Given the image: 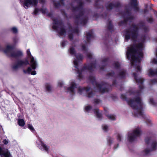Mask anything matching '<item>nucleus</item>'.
I'll return each mask as SVG.
<instances>
[{"label": "nucleus", "instance_id": "22", "mask_svg": "<svg viewBox=\"0 0 157 157\" xmlns=\"http://www.w3.org/2000/svg\"><path fill=\"white\" fill-rule=\"evenodd\" d=\"M93 37V34L92 31H89L87 33L86 39L88 42H89L90 40Z\"/></svg>", "mask_w": 157, "mask_h": 157}, {"label": "nucleus", "instance_id": "13", "mask_svg": "<svg viewBox=\"0 0 157 157\" xmlns=\"http://www.w3.org/2000/svg\"><path fill=\"white\" fill-rule=\"evenodd\" d=\"M69 84L70 86L65 87V90L67 92L72 94L75 93V89L76 88V85L74 80H71Z\"/></svg>", "mask_w": 157, "mask_h": 157}, {"label": "nucleus", "instance_id": "19", "mask_svg": "<svg viewBox=\"0 0 157 157\" xmlns=\"http://www.w3.org/2000/svg\"><path fill=\"white\" fill-rule=\"evenodd\" d=\"M0 157H12L9 151L7 149L2 151L0 147Z\"/></svg>", "mask_w": 157, "mask_h": 157}, {"label": "nucleus", "instance_id": "11", "mask_svg": "<svg viewBox=\"0 0 157 157\" xmlns=\"http://www.w3.org/2000/svg\"><path fill=\"white\" fill-rule=\"evenodd\" d=\"M23 6L26 9L33 6H36L38 3L37 0H20Z\"/></svg>", "mask_w": 157, "mask_h": 157}, {"label": "nucleus", "instance_id": "42", "mask_svg": "<svg viewBox=\"0 0 157 157\" xmlns=\"http://www.w3.org/2000/svg\"><path fill=\"white\" fill-rule=\"evenodd\" d=\"M122 137V136L120 134H118L117 136V139L121 141V139Z\"/></svg>", "mask_w": 157, "mask_h": 157}, {"label": "nucleus", "instance_id": "20", "mask_svg": "<svg viewBox=\"0 0 157 157\" xmlns=\"http://www.w3.org/2000/svg\"><path fill=\"white\" fill-rule=\"evenodd\" d=\"M85 42V44H83L82 45V49L83 50L85 51L87 57L90 59H91L92 58V55L90 52L87 51L86 47L87 43L86 42Z\"/></svg>", "mask_w": 157, "mask_h": 157}, {"label": "nucleus", "instance_id": "24", "mask_svg": "<svg viewBox=\"0 0 157 157\" xmlns=\"http://www.w3.org/2000/svg\"><path fill=\"white\" fill-rule=\"evenodd\" d=\"M118 6V5L114 4L113 3H111L108 5L106 6V9L107 10H108L113 8L114 7Z\"/></svg>", "mask_w": 157, "mask_h": 157}, {"label": "nucleus", "instance_id": "5", "mask_svg": "<svg viewBox=\"0 0 157 157\" xmlns=\"http://www.w3.org/2000/svg\"><path fill=\"white\" fill-rule=\"evenodd\" d=\"M88 79L92 84L95 85L96 86L94 89L97 91L103 93L108 91L107 88V84L104 82H101L100 83L97 82L95 81V77L92 74L90 75Z\"/></svg>", "mask_w": 157, "mask_h": 157}, {"label": "nucleus", "instance_id": "35", "mask_svg": "<svg viewBox=\"0 0 157 157\" xmlns=\"http://www.w3.org/2000/svg\"><path fill=\"white\" fill-rule=\"evenodd\" d=\"M92 109V107L90 105H87L85 107V111L87 112H89Z\"/></svg>", "mask_w": 157, "mask_h": 157}, {"label": "nucleus", "instance_id": "38", "mask_svg": "<svg viewBox=\"0 0 157 157\" xmlns=\"http://www.w3.org/2000/svg\"><path fill=\"white\" fill-rule=\"evenodd\" d=\"M63 85L64 82L62 81H59L58 82V86L59 87H61Z\"/></svg>", "mask_w": 157, "mask_h": 157}, {"label": "nucleus", "instance_id": "32", "mask_svg": "<svg viewBox=\"0 0 157 157\" xmlns=\"http://www.w3.org/2000/svg\"><path fill=\"white\" fill-rule=\"evenodd\" d=\"M32 71V69L31 67H29L27 70H24L23 72L25 73L30 74L31 71Z\"/></svg>", "mask_w": 157, "mask_h": 157}, {"label": "nucleus", "instance_id": "53", "mask_svg": "<svg viewBox=\"0 0 157 157\" xmlns=\"http://www.w3.org/2000/svg\"><path fill=\"white\" fill-rule=\"evenodd\" d=\"M99 68H100V69H103V68H102V67H99Z\"/></svg>", "mask_w": 157, "mask_h": 157}, {"label": "nucleus", "instance_id": "14", "mask_svg": "<svg viewBox=\"0 0 157 157\" xmlns=\"http://www.w3.org/2000/svg\"><path fill=\"white\" fill-rule=\"evenodd\" d=\"M138 2L137 0H130L129 7H126L127 10H129L133 9L134 11H137L139 10Z\"/></svg>", "mask_w": 157, "mask_h": 157}, {"label": "nucleus", "instance_id": "27", "mask_svg": "<svg viewBox=\"0 0 157 157\" xmlns=\"http://www.w3.org/2000/svg\"><path fill=\"white\" fill-rule=\"evenodd\" d=\"M45 87L46 90L50 92L52 90V87L50 85L49 83H46L45 85Z\"/></svg>", "mask_w": 157, "mask_h": 157}, {"label": "nucleus", "instance_id": "46", "mask_svg": "<svg viewBox=\"0 0 157 157\" xmlns=\"http://www.w3.org/2000/svg\"><path fill=\"white\" fill-rule=\"evenodd\" d=\"M13 40L15 43H16L18 40V39L16 37H15L13 38Z\"/></svg>", "mask_w": 157, "mask_h": 157}, {"label": "nucleus", "instance_id": "15", "mask_svg": "<svg viewBox=\"0 0 157 157\" xmlns=\"http://www.w3.org/2000/svg\"><path fill=\"white\" fill-rule=\"evenodd\" d=\"M36 144L37 147L39 148L42 150H44L46 151H48V147L47 145L44 144L40 139L38 138V139L37 140Z\"/></svg>", "mask_w": 157, "mask_h": 157}, {"label": "nucleus", "instance_id": "21", "mask_svg": "<svg viewBox=\"0 0 157 157\" xmlns=\"http://www.w3.org/2000/svg\"><path fill=\"white\" fill-rule=\"evenodd\" d=\"M41 12L43 13H45L47 12V10L46 8H43L40 10L39 9L37 8H35L34 11L33 12V14L35 15L37 14L39 12Z\"/></svg>", "mask_w": 157, "mask_h": 157}, {"label": "nucleus", "instance_id": "30", "mask_svg": "<svg viewBox=\"0 0 157 157\" xmlns=\"http://www.w3.org/2000/svg\"><path fill=\"white\" fill-rule=\"evenodd\" d=\"M18 124L19 126H23L25 124V121L23 119H19L18 120Z\"/></svg>", "mask_w": 157, "mask_h": 157}, {"label": "nucleus", "instance_id": "23", "mask_svg": "<svg viewBox=\"0 0 157 157\" xmlns=\"http://www.w3.org/2000/svg\"><path fill=\"white\" fill-rule=\"evenodd\" d=\"M94 111L97 117L99 119H101V114L98 108L94 110Z\"/></svg>", "mask_w": 157, "mask_h": 157}, {"label": "nucleus", "instance_id": "7", "mask_svg": "<svg viewBox=\"0 0 157 157\" xmlns=\"http://www.w3.org/2000/svg\"><path fill=\"white\" fill-rule=\"evenodd\" d=\"M13 46L7 45L4 51L6 54L15 58H18L22 56V52L19 50L13 51Z\"/></svg>", "mask_w": 157, "mask_h": 157}, {"label": "nucleus", "instance_id": "52", "mask_svg": "<svg viewBox=\"0 0 157 157\" xmlns=\"http://www.w3.org/2000/svg\"><path fill=\"white\" fill-rule=\"evenodd\" d=\"M118 144H117V146H114V149H117V148L118 147Z\"/></svg>", "mask_w": 157, "mask_h": 157}, {"label": "nucleus", "instance_id": "10", "mask_svg": "<svg viewBox=\"0 0 157 157\" xmlns=\"http://www.w3.org/2000/svg\"><path fill=\"white\" fill-rule=\"evenodd\" d=\"M78 93L82 94L84 93L87 94V97L90 98L94 96L95 94L93 92V90L90 87L81 88L79 87L78 88Z\"/></svg>", "mask_w": 157, "mask_h": 157}, {"label": "nucleus", "instance_id": "17", "mask_svg": "<svg viewBox=\"0 0 157 157\" xmlns=\"http://www.w3.org/2000/svg\"><path fill=\"white\" fill-rule=\"evenodd\" d=\"M78 31L79 30L78 28H76L73 29L72 27H70L68 33L69 39L70 40H72L73 39L72 34L73 33L78 34Z\"/></svg>", "mask_w": 157, "mask_h": 157}, {"label": "nucleus", "instance_id": "3", "mask_svg": "<svg viewBox=\"0 0 157 157\" xmlns=\"http://www.w3.org/2000/svg\"><path fill=\"white\" fill-rule=\"evenodd\" d=\"M133 94L134 97L129 100H126L127 102L133 109L135 116L137 117H144L143 104L140 98L139 97L140 91L134 92Z\"/></svg>", "mask_w": 157, "mask_h": 157}, {"label": "nucleus", "instance_id": "49", "mask_svg": "<svg viewBox=\"0 0 157 157\" xmlns=\"http://www.w3.org/2000/svg\"><path fill=\"white\" fill-rule=\"evenodd\" d=\"M114 74V73L113 72H112L111 73H109L108 74V75L109 76H113Z\"/></svg>", "mask_w": 157, "mask_h": 157}, {"label": "nucleus", "instance_id": "40", "mask_svg": "<svg viewBox=\"0 0 157 157\" xmlns=\"http://www.w3.org/2000/svg\"><path fill=\"white\" fill-rule=\"evenodd\" d=\"M11 30L14 33H16L17 32V28L15 27L12 28L11 29Z\"/></svg>", "mask_w": 157, "mask_h": 157}, {"label": "nucleus", "instance_id": "4", "mask_svg": "<svg viewBox=\"0 0 157 157\" xmlns=\"http://www.w3.org/2000/svg\"><path fill=\"white\" fill-rule=\"evenodd\" d=\"M145 142L146 146L140 153V155L142 156L149 155L151 152L157 149V142L151 137H147L145 139Z\"/></svg>", "mask_w": 157, "mask_h": 157}, {"label": "nucleus", "instance_id": "37", "mask_svg": "<svg viewBox=\"0 0 157 157\" xmlns=\"http://www.w3.org/2000/svg\"><path fill=\"white\" fill-rule=\"evenodd\" d=\"M98 0H96V2H95V6L96 8H98L99 7V8H100L101 9V10H102L103 9V7L102 6L99 5V6H98Z\"/></svg>", "mask_w": 157, "mask_h": 157}, {"label": "nucleus", "instance_id": "16", "mask_svg": "<svg viewBox=\"0 0 157 157\" xmlns=\"http://www.w3.org/2000/svg\"><path fill=\"white\" fill-rule=\"evenodd\" d=\"M151 62L152 63H157V51L156 52V58L153 59L152 60ZM148 75L149 76H151L157 75V70H154L152 69H149L148 70Z\"/></svg>", "mask_w": 157, "mask_h": 157}, {"label": "nucleus", "instance_id": "28", "mask_svg": "<svg viewBox=\"0 0 157 157\" xmlns=\"http://www.w3.org/2000/svg\"><path fill=\"white\" fill-rule=\"evenodd\" d=\"M107 141L108 144L110 145L113 142V139L109 136H108L107 138Z\"/></svg>", "mask_w": 157, "mask_h": 157}, {"label": "nucleus", "instance_id": "39", "mask_svg": "<svg viewBox=\"0 0 157 157\" xmlns=\"http://www.w3.org/2000/svg\"><path fill=\"white\" fill-rule=\"evenodd\" d=\"M147 20L148 22L151 23H152L153 21V19L151 17H148Z\"/></svg>", "mask_w": 157, "mask_h": 157}, {"label": "nucleus", "instance_id": "26", "mask_svg": "<svg viewBox=\"0 0 157 157\" xmlns=\"http://www.w3.org/2000/svg\"><path fill=\"white\" fill-rule=\"evenodd\" d=\"M65 0H60V2L59 3H56L54 1H53V4H54V5L55 7L56 8H58L61 5H63V2Z\"/></svg>", "mask_w": 157, "mask_h": 157}, {"label": "nucleus", "instance_id": "25", "mask_svg": "<svg viewBox=\"0 0 157 157\" xmlns=\"http://www.w3.org/2000/svg\"><path fill=\"white\" fill-rule=\"evenodd\" d=\"M119 77L121 78H123L125 76V71L124 70H121L119 73Z\"/></svg>", "mask_w": 157, "mask_h": 157}, {"label": "nucleus", "instance_id": "12", "mask_svg": "<svg viewBox=\"0 0 157 157\" xmlns=\"http://www.w3.org/2000/svg\"><path fill=\"white\" fill-rule=\"evenodd\" d=\"M29 64V62L27 59L19 60L15 63L13 66L14 69H17L19 67H24Z\"/></svg>", "mask_w": 157, "mask_h": 157}, {"label": "nucleus", "instance_id": "44", "mask_svg": "<svg viewBox=\"0 0 157 157\" xmlns=\"http://www.w3.org/2000/svg\"><path fill=\"white\" fill-rule=\"evenodd\" d=\"M3 143L5 144H7L9 143V140L4 139L3 141Z\"/></svg>", "mask_w": 157, "mask_h": 157}, {"label": "nucleus", "instance_id": "8", "mask_svg": "<svg viewBox=\"0 0 157 157\" xmlns=\"http://www.w3.org/2000/svg\"><path fill=\"white\" fill-rule=\"evenodd\" d=\"M141 133L140 128L138 127L136 128L132 131L128 133L127 139L129 142H132L136 137L140 136Z\"/></svg>", "mask_w": 157, "mask_h": 157}, {"label": "nucleus", "instance_id": "36", "mask_svg": "<svg viewBox=\"0 0 157 157\" xmlns=\"http://www.w3.org/2000/svg\"><path fill=\"white\" fill-rule=\"evenodd\" d=\"M28 127L29 129L33 132H34L35 131V129L33 126L31 124H29L28 125Z\"/></svg>", "mask_w": 157, "mask_h": 157}, {"label": "nucleus", "instance_id": "9", "mask_svg": "<svg viewBox=\"0 0 157 157\" xmlns=\"http://www.w3.org/2000/svg\"><path fill=\"white\" fill-rule=\"evenodd\" d=\"M26 54L27 58L30 61L31 67L33 69H35L37 67L38 65L36 59H35L33 56H32L29 49H28L27 50Z\"/></svg>", "mask_w": 157, "mask_h": 157}, {"label": "nucleus", "instance_id": "1", "mask_svg": "<svg viewBox=\"0 0 157 157\" xmlns=\"http://www.w3.org/2000/svg\"><path fill=\"white\" fill-rule=\"evenodd\" d=\"M139 26L133 25L130 29L124 31L123 34L125 40L127 41L131 39L135 42V44L128 47L127 52V57L130 59L132 67L135 69V71L133 73V76L136 82L140 84L139 88L143 89V79L142 78H137V73L140 72L141 68L140 63L143 58V50L144 49V43L146 37L142 36L139 40L138 35Z\"/></svg>", "mask_w": 157, "mask_h": 157}, {"label": "nucleus", "instance_id": "54", "mask_svg": "<svg viewBox=\"0 0 157 157\" xmlns=\"http://www.w3.org/2000/svg\"><path fill=\"white\" fill-rule=\"evenodd\" d=\"M103 16V17H104H104H105V16H106V15H105V16Z\"/></svg>", "mask_w": 157, "mask_h": 157}, {"label": "nucleus", "instance_id": "51", "mask_svg": "<svg viewBox=\"0 0 157 157\" xmlns=\"http://www.w3.org/2000/svg\"><path fill=\"white\" fill-rule=\"evenodd\" d=\"M107 59L105 58L102 61V63H105L107 61Z\"/></svg>", "mask_w": 157, "mask_h": 157}, {"label": "nucleus", "instance_id": "50", "mask_svg": "<svg viewBox=\"0 0 157 157\" xmlns=\"http://www.w3.org/2000/svg\"><path fill=\"white\" fill-rule=\"evenodd\" d=\"M157 81L156 79H154L151 81L152 83H154Z\"/></svg>", "mask_w": 157, "mask_h": 157}, {"label": "nucleus", "instance_id": "34", "mask_svg": "<svg viewBox=\"0 0 157 157\" xmlns=\"http://www.w3.org/2000/svg\"><path fill=\"white\" fill-rule=\"evenodd\" d=\"M108 118L110 120H114L115 119V117L114 116L109 114L107 115Z\"/></svg>", "mask_w": 157, "mask_h": 157}, {"label": "nucleus", "instance_id": "43", "mask_svg": "<svg viewBox=\"0 0 157 157\" xmlns=\"http://www.w3.org/2000/svg\"><path fill=\"white\" fill-rule=\"evenodd\" d=\"M141 29H143L144 30V31L145 32H146L148 30L147 28L145 26H144L141 28Z\"/></svg>", "mask_w": 157, "mask_h": 157}, {"label": "nucleus", "instance_id": "29", "mask_svg": "<svg viewBox=\"0 0 157 157\" xmlns=\"http://www.w3.org/2000/svg\"><path fill=\"white\" fill-rule=\"evenodd\" d=\"M107 26L108 29L109 30L111 31L113 28V26L111 23V21L109 20L108 21Z\"/></svg>", "mask_w": 157, "mask_h": 157}, {"label": "nucleus", "instance_id": "45", "mask_svg": "<svg viewBox=\"0 0 157 157\" xmlns=\"http://www.w3.org/2000/svg\"><path fill=\"white\" fill-rule=\"evenodd\" d=\"M66 43V41H62L61 43V46L63 47H64L65 46Z\"/></svg>", "mask_w": 157, "mask_h": 157}, {"label": "nucleus", "instance_id": "33", "mask_svg": "<svg viewBox=\"0 0 157 157\" xmlns=\"http://www.w3.org/2000/svg\"><path fill=\"white\" fill-rule=\"evenodd\" d=\"M102 128L105 132H107L108 131L109 128L108 126L106 125H103L102 126Z\"/></svg>", "mask_w": 157, "mask_h": 157}, {"label": "nucleus", "instance_id": "18", "mask_svg": "<svg viewBox=\"0 0 157 157\" xmlns=\"http://www.w3.org/2000/svg\"><path fill=\"white\" fill-rule=\"evenodd\" d=\"M124 17L125 18L124 21H121L119 22V25H122L123 24H125L128 21H130V19H132L133 17L130 15L128 12L126 13L125 14L124 16Z\"/></svg>", "mask_w": 157, "mask_h": 157}, {"label": "nucleus", "instance_id": "41", "mask_svg": "<svg viewBox=\"0 0 157 157\" xmlns=\"http://www.w3.org/2000/svg\"><path fill=\"white\" fill-rule=\"evenodd\" d=\"M114 65L115 68H118L120 66V64L118 62H115L114 64Z\"/></svg>", "mask_w": 157, "mask_h": 157}, {"label": "nucleus", "instance_id": "2", "mask_svg": "<svg viewBox=\"0 0 157 157\" xmlns=\"http://www.w3.org/2000/svg\"><path fill=\"white\" fill-rule=\"evenodd\" d=\"M69 53L72 55L76 56V59L74 61V64L76 68V70L77 71L78 78L81 80L83 78L82 74L87 70L90 71L93 70L95 68L97 67L96 61L94 63H92L89 65L84 67L81 70H79L78 68V63L81 61L83 56L81 54H76L74 48L71 47L68 50Z\"/></svg>", "mask_w": 157, "mask_h": 157}, {"label": "nucleus", "instance_id": "47", "mask_svg": "<svg viewBox=\"0 0 157 157\" xmlns=\"http://www.w3.org/2000/svg\"><path fill=\"white\" fill-rule=\"evenodd\" d=\"M149 102L151 104H154V101L153 99L151 98L150 99Z\"/></svg>", "mask_w": 157, "mask_h": 157}, {"label": "nucleus", "instance_id": "48", "mask_svg": "<svg viewBox=\"0 0 157 157\" xmlns=\"http://www.w3.org/2000/svg\"><path fill=\"white\" fill-rule=\"evenodd\" d=\"M31 74L33 75H35L36 74V72L35 71H32L31 73Z\"/></svg>", "mask_w": 157, "mask_h": 157}, {"label": "nucleus", "instance_id": "6", "mask_svg": "<svg viewBox=\"0 0 157 157\" xmlns=\"http://www.w3.org/2000/svg\"><path fill=\"white\" fill-rule=\"evenodd\" d=\"M53 23V29L56 30L60 36L65 35L66 31L62 22L59 18H52Z\"/></svg>", "mask_w": 157, "mask_h": 157}, {"label": "nucleus", "instance_id": "31", "mask_svg": "<svg viewBox=\"0 0 157 157\" xmlns=\"http://www.w3.org/2000/svg\"><path fill=\"white\" fill-rule=\"evenodd\" d=\"M101 103V101L98 99H95L93 101V103L95 105H99Z\"/></svg>", "mask_w": 157, "mask_h": 157}]
</instances>
